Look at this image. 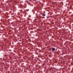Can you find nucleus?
Here are the masks:
<instances>
[{
  "label": "nucleus",
  "mask_w": 73,
  "mask_h": 73,
  "mask_svg": "<svg viewBox=\"0 0 73 73\" xmlns=\"http://www.w3.org/2000/svg\"><path fill=\"white\" fill-rule=\"evenodd\" d=\"M52 50L53 51H54V50H55V49L54 48H52Z\"/></svg>",
  "instance_id": "nucleus-1"
},
{
  "label": "nucleus",
  "mask_w": 73,
  "mask_h": 73,
  "mask_svg": "<svg viewBox=\"0 0 73 73\" xmlns=\"http://www.w3.org/2000/svg\"><path fill=\"white\" fill-rule=\"evenodd\" d=\"M42 15L43 16H45V14H44L43 13H42Z\"/></svg>",
  "instance_id": "nucleus-2"
},
{
  "label": "nucleus",
  "mask_w": 73,
  "mask_h": 73,
  "mask_svg": "<svg viewBox=\"0 0 73 73\" xmlns=\"http://www.w3.org/2000/svg\"><path fill=\"white\" fill-rule=\"evenodd\" d=\"M27 3H29V2H27Z\"/></svg>",
  "instance_id": "nucleus-3"
},
{
  "label": "nucleus",
  "mask_w": 73,
  "mask_h": 73,
  "mask_svg": "<svg viewBox=\"0 0 73 73\" xmlns=\"http://www.w3.org/2000/svg\"><path fill=\"white\" fill-rule=\"evenodd\" d=\"M29 0V1H31V0Z\"/></svg>",
  "instance_id": "nucleus-4"
}]
</instances>
